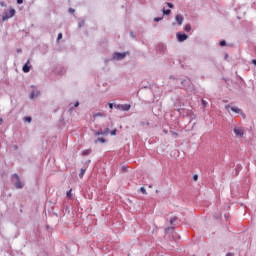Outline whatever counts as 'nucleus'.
<instances>
[{"instance_id": "4c0bfd02", "label": "nucleus", "mask_w": 256, "mask_h": 256, "mask_svg": "<svg viewBox=\"0 0 256 256\" xmlns=\"http://www.w3.org/2000/svg\"><path fill=\"white\" fill-rule=\"evenodd\" d=\"M90 153H91V151L87 150L86 155H89Z\"/></svg>"}, {"instance_id": "a211bd4d", "label": "nucleus", "mask_w": 256, "mask_h": 256, "mask_svg": "<svg viewBox=\"0 0 256 256\" xmlns=\"http://www.w3.org/2000/svg\"><path fill=\"white\" fill-rule=\"evenodd\" d=\"M110 135H117V129H114L110 132Z\"/></svg>"}, {"instance_id": "c9c22d12", "label": "nucleus", "mask_w": 256, "mask_h": 256, "mask_svg": "<svg viewBox=\"0 0 256 256\" xmlns=\"http://www.w3.org/2000/svg\"><path fill=\"white\" fill-rule=\"evenodd\" d=\"M252 63H253V65H255L256 66V60L254 59V60H252Z\"/></svg>"}, {"instance_id": "b1692460", "label": "nucleus", "mask_w": 256, "mask_h": 256, "mask_svg": "<svg viewBox=\"0 0 256 256\" xmlns=\"http://www.w3.org/2000/svg\"><path fill=\"white\" fill-rule=\"evenodd\" d=\"M60 39H63V34H62V33H59V34H58V41H59Z\"/></svg>"}, {"instance_id": "412c9836", "label": "nucleus", "mask_w": 256, "mask_h": 256, "mask_svg": "<svg viewBox=\"0 0 256 256\" xmlns=\"http://www.w3.org/2000/svg\"><path fill=\"white\" fill-rule=\"evenodd\" d=\"M202 105H203V107H207V105H208L207 101L202 100Z\"/></svg>"}, {"instance_id": "bb28decb", "label": "nucleus", "mask_w": 256, "mask_h": 256, "mask_svg": "<svg viewBox=\"0 0 256 256\" xmlns=\"http://www.w3.org/2000/svg\"><path fill=\"white\" fill-rule=\"evenodd\" d=\"M13 177H15L16 181H19V174H14Z\"/></svg>"}, {"instance_id": "a19ab883", "label": "nucleus", "mask_w": 256, "mask_h": 256, "mask_svg": "<svg viewBox=\"0 0 256 256\" xmlns=\"http://www.w3.org/2000/svg\"><path fill=\"white\" fill-rule=\"evenodd\" d=\"M226 109H229V105H226Z\"/></svg>"}, {"instance_id": "f257e3e1", "label": "nucleus", "mask_w": 256, "mask_h": 256, "mask_svg": "<svg viewBox=\"0 0 256 256\" xmlns=\"http://www.w3.org/2000/svg\"><path fill=\"white\" fill-rule=\"evenodd\" d=\"M15 17V9L10 8L8 12H4L2 15V21H7V19H11Z\"/></svg>"}, {"instance_id": "58836bf2", "label": "nucleus", "mask_w": 256, "mask_h": 256, "mask_svg": "<svg viewBox=\"0 0 256 256\" xmlns=\"http://www.w3.org/2000/svg\"><path fill=\"white\" fill-rule=\"evenodd\" d=\"M241 115H242V117H244V119H245V113H241Z\"/></svg>"}, {"instance_id": "7c9ffc66", "label": "nucleus", "mask_w": 256, "mask_h": 256, "mask_svg": "<svg viewBox=\"0 0 256 256\" xmlns=\"http://www.w3.org/2000/svg\"><path fill=\"white\" fill-rule=\"evenodd\" d=\"M67 197H71V190L67 192Z\"/></svg>"}, {"instance_id": "1a4fd4ad", "label": "nucleus", "mask_w": 256, "mask_h": 256, "mask_svg": "<svg viewBox=\"0 0 256 256\" xmlns=\"http://www.w3.org/2000/svg\"><path fill=\"white\" fill-rule=\"evenodd\" d=\"M231 111H233L234 113H241V109L237 107H231Z\"/></svg>"}, {"instance_id": "9d476101", "label": "nucleus", "mask_w": 256, "mask_h": 256, "mask_svg": "<svg viewBox=\"0 0 256 256\" xmlns=\"http://www.w3.org/2000/svg\"><path fill=\"white\" fill-rule=\"evenodd\" d=\"M97 117H105L101 112H98V113H95L94 115H93V118L94 119H97Z\"/></svg>"}, {"instance_id": "cd10ccee", "label": "nucleus", "mask_w": 256, "mask_h": 256, "mask_svg": "<svg viewBox=\"0 0 256 256\" xmlns=\"http://www.w3.org/2000/svg\"><path fill=\"white\" fill-rule=\"evenodd\" d=\"M18 5H23V0H17Z\"/></svg>"}, {"instance_id": "6e6552de", "label": "nucleus", "mask_w": 256, "mask_h": 256, "mask_svg": "<svg viewBox=\"0 0 256 256\" xmlns=\"http://www.w3.org/2000/svg\"><path fill=\"white\" fill-rule=\"evenodd\" d=\"M15 187L16 189H23V183H21L20 180H17V182L15 183Z\"/></svg>"}, {"instance_id": "c756f323", "label": "nucleus", "mask_w": 256, "mask_h": 256, "mask_svg": "<svg viewBox=\"0 0 256 256\" xmlns=\"http://www.w3.org/2000/svg\"><path fill=\"white\" fill-rule=\"evenodd\" d=\"M193 179H194V181H197L199 179V176L198 175H194Z\"/></svg>"}, {"instance_id": "4468645a", "label": "nucleus", "mask_w": 256, "mask_h": 256, "mask_svg": "<svg viewBox=\"0 0 256 256\" xmlns=\"http://www.w3.org/2000/svg\"><path fill=\"white\" fill-rule=\"evenodd\" d=\"M39 96V93H35V92H32L31 93V99H35V97H38Z\"/></svg>"}, {"instance_id": "2f4dec72", "label": "nucleus", "mask_w": 256, "mask_h": 256, "mask_svg": "<svg viewBox=\"0 0 256 256\" xmlns=\"http://www.w3.org/2000/svg\"><path fill=\"white\" fill-rule=\"evenodd\" d=\"M2 7H7V4H5V2H2Z\"/></svg>"}, {"instance_id": "4be33fe9", "label": "nucleus", "mask_w": 256, "mask_h": 256, "mask_svg": "<svg viewBox=\"0 0 256 256\" xmlns=\"http://www.w3.org/2000/svg\"><path fill=\"white\" fill-rule=\"evenodd\" d=\"M175 221H177V218H172V219L170 220V225H173V223H174Z\"/></svg>"}, {"instance_id": "5701e85b", "label": "nucleus", "mask_w": 256, "mask_h": 256, "mask_svg": "<svg viewBox=\"0 0 256 256\" xmlns=\"http://www.w3.org/2000/svg\"><path fill=\"white\" fill-rule=\"evenodd\" d=\"M103 133H104V135H109V128H106Z\"/></svg>"}, {"instance_id": "473e14b6", "label": "nucleus", "mask_w": 256, "mask_h": 256, "mask_svg": "<svg viewBox=\"0 0 256 256\" xmlns=\"http://www.w3.org/2000/svg\"><path fill=\"white\" fill-rule=\"evenodd\" d=\"M0 125H3V118L0 117Z\"/></svg>"}, {"instance_id": "7ed1b4c3", "label": "nucleus", "mask_w": 256, "mask_h": 256, "mask_svg": "<svg viewBox=\"0 0 256 256\" xmlns=\"http://www.w3.org/2000/svg\"><path fill=\"white\" fill-rule=\"evenodd\" d=\"M127 55H129L128 52H124V53L116 52V53H114V59H117V61H119L121 59H125V57H127Z\"/></svg>"}, {"instance_id": "e433bc0d", "label": "nucleus", "mask_w": 256, "mask_h": 256, "mask_svg": "<svg viewBox=\"0 0 256 256\" xmlns=\"http://www.w3.org/2000/svg\"><path fill=\"white\" fill-rule=\"evenodd\" d=\"M79 105V102H76L75 104H74V107H77Z\"/></svg>"}, {"instance_id": "aec40b11", "label": "nucleus", "mask_w": 256, "mask_h": 256, "mask_svg": "<svg viewBox=\"0 0 256 256\" xmlns=\"http://www.w3.org/2000/svg\"><path fill=\"white\" fill-rule=\"evenodd\" d=\"M183 83H187L188 85H191V81L190 80H184V81H182V85H183Z\"/></svg>"}, {"instance_id": "f8f14e48", "label": "nucleus", "mask_w": 256, "mask_h": 256, "mask_svg": "<svg viewBox=\"0 0 256 256\" xmlns=\"http://www.w3.org/2000/svg\"><path fill=\"white\" fill-rule=\"evenodd\" d=\"M105 138H98L95 140V143H105Z\"/></svg>"}, {"instance_id": "0eeeda50", "label": "nucleus", "mask_w": 256, "mask_h": 256, "mask_svg": "<svg viewBox=\"0 0 256 256\" xmlns=\"http://www.w3.org/2000/svg\"><path fill=\"white\" fill-rule=\"evenodd\" d=\"M175 19H176L178 25H183V16L178 14L175 16Z\"/></svg>"}, {"instance_id": "f03ea898", "label": "nucleus", "mask_w": 256, "mask_h": 256, "mask_svg": "<svg viewBox=\"0 0 256 256\" xmlns=\"http://www.w3.org/2000/svg\"><path fill=\"white\" fill-rule=\"evenodd\" d=\"M234 135H236V137L243 139L244 135H245V130L243 129V127H235L233 129Z\"/></svg>"}, {"instance_id": "20e7f679", "label": "nucleus", "mask_w": 256, "mask_h": 256, "mask_svg": "<svg viewBox=\"0 0 256 256\" xmlns=\"http://www.w3.org/2000/svg\"><path fill=\"white\" fill-rule=\"evenodd\" d=\"M116 109H120V111H129L131 109V105L129 104H120L116 106Z\"/></svg>"}, {"instance_id": "9b49d317", "label": "nucleus", "mask_w": 256, "mask_h": 256, "mask_svg": "<svg viewBox=\"0 0 256 256\" xmlns=\"http://www.w3.org/2000/svg\"><path fill=\"white\" fill-rule=\"evenodd\" d=\"M85 172H86V170L83 169V168L80 170V174H79L80 179H83V176L85 175Z\"/></svg>"}, {"instance_id": "6ab92c4d", "label": "nucleus", "mask_w": 256, "mask_h": 256, "mask_svg": "<svg viewBox=\"0 0 256 256\" xmlns=\"http://www.w3.org/2000/svg\"><path fill=\"white\" fill-rule=\"evenodd\" d=\"M163 18H161V17H156V18H154V21L157 23V22H159V21H161Z\"/></svg>"}, {"instance_id": "423d86ee", "label": "nucleus", "mask_w": 256, "mask_h": 256, "mask_svg": "<svg viewBox=\"0 0 256 256\" xmlns=\"http://www.w3.org/2000/svg\"><path fill=\"white\" fill-rule=\"evenodd\" d=\"M23 71H24V73H29V71H31V66H29V60H28L27 63L23 66Z\"/></svg>"}, {"instance_id": "f704fd0d", "label": "nucleus", "mask_w": 256, "mask_h": 256, "mask_svg": "<svg viewBox=\"0 0 256 256\" xmlns=\"http://www.w3.org/2000/svg\"><path fill=\"white\" fill-rule=\"evenodd\" d=\"M109 108L113 109V104L112 103L109 104Z\"/></svg>"}, {"instance_id": "c85d7f7f", "label": "nucleus", "mask_w": 256, "mask_h": 256, "mask_svg": "<svg viewBox=\"0 0 256 256\" xmlns=\"http://www.w3.org/2000/svg\"><path fill=\"white\" fill-rule=\"evenodd\" d=\"M168 7H170V9H173V3H167Z\"/></svg>"}, {"instance_id": "a878e982", "label": "nucleus", "mask_w": 256, "mask_h": 256, "mask_svg": "<svg viewBox=\"0 0 256 256\" xmlns=\"http://www.w3.org/2000/svg\"><path fill=\"white\" fill-rule=\"evenodd\" d=\"M95 135H96V136L104 135V133H103V132H101V131H98V132H96V133H95Z\"/></svg>"}, {"instance_id": "ddd939ff", "label": "nucleus", "mask_w": 256, "mask_h": 256, "mask_svg": "<svg viewBox=\"0 0 256 256\" xmlns=\"http://www.w3.org/2000/svg\"><path fill=\"white\" fill-rule=\"evenodd\" d=\"M184 31H186L187 33H189V31H191V25L187 24V25L184 27Z\"/></svg>"}, {"instance_id": "2eb2a0df", "label": "nucleus", "mask_w": 256, "mask_h": 256, "mask_svg": "<svg viewBox=\"0 0 256 256\" xmlns=\"http://www.w3.org/2000/svg\"><path fill=\"white\" fill-rule=\"evenodd\" d=\"M141 193H143V195H147V190L143 187L140 188Z\"/></svg>"}, {"instance_id": "ea45409f", "label": "nucleus", "mask_w": 256, "mask_h": 256, "mask_svg": "<svg viewBox=\"0 0 256 256\" xmlns=\"http://www.w3.org/2000/svg\"><path fill=\"white\" fill-rule=\"evenodd\" d=\"M226 256H233V254H231V253H228Z\"/></svg>"}, {"instance_id": "72a5a7b5", "label": "nucleus", "mask_w": 256, "mask_h": 256, "mask_svg": "<svg viewBox=\"0 0 256 256\" xmlns=\"http://www.w3.org/2000/svg\"><path fill=\"white\" fill-rule=\"evenodd\" d=\"M69 11H70V13H75V10H73V9H69Z\"/></svg>"}, {"instance_id": "dca6fc26", "label": "nucleus", "mask_w": 256, "mask_h": 256, "mask_svg": "<svg viewBox=\"0 0 256 256\" xmlns=\"http://www.w3.org/2000/svg\"><path fill=\"white\" fill-rule=\"evenodd\" d=\"M227 45V42H225V40H222L221 42H220V46L221 47H225Z\"/></svg>"}, {"instance_id": "393cba45", "label": "nucleus", "mask_w": 256, "mask_h": 256, "mask_svg": "<svg viewBox=\"0 0 256 256\" xmlns=\"http://www.w3.org/2000/svg\"><path fill=\"white\" fill-rule=\"evenodd\" d=\"M25 121H27V123H31V117H26Z\"/></svg>"}, {"instance_id": "39448f33", "label": "nucleus", "mask_w": 256, "mask_h": 256, "mask_svg": "<svg viewBox=\"0 0 256 256\" xmlns=\"http://www.w3.org/2000/svg\"><path fill=\"white\" fill-rule=\"evenodd\" d=\"M177 39H178V41H180L182 43L183 41H187V39H189V36L187 34L178 33Z\"/></svg>"}, {"instance_id": "f3484780", "label": "nucleus", "mask_w": 256, "mask_h": 256, "mask_svg": "<svg viewBox=\"0 0 256 256\" xmlns=\"http://www.w3.org/2000/svg\"><path fill=\"white\" fill-rule=\"evenodd\" d=\"M164 15H171V11L168 9V10H164Z\"/></svg>"}]
</instances>
